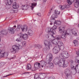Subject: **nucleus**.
<instances>
[{"instance_id":"1","label":"nucleus","mask_w":79,"mask_h":79,"mask_svg":"<svg viewBox=\"0 0 79 79\" xmlns=\"http://www.w3.org/2000/svg\"><path fill=\"white\" fill-rule=\"evenodd\" d=\"M64 27L63 26H60L59 28V32L60 33H62V35L61 36V35H56V40H61V38H65V37L66 36V34L69 35L70 33V30H68L66 31H64Z\"/></svg>"},{"instance_id":"2","label":"nucleus","mask_w":79,"mask_h":79,"mask_svg":"<svg viewBox=\"0 0 79 79\" xmlns=\"http://www.w3.org/2000/svg\"><path fill=\"white\" fill-rule=\"evenodd\" d=\"M69 54L67 51H62L59 54V58L58 57H56V60H63V59H66L68 58L69 57Z\"/></svg>"},{"instance_id":"3","label":"nucleus","mask_w":79,"mask_h":79,"mask_svg":"<svg viewBox=\"0 0 79 79\" xmlns=\"http://www.w3.org/2000/svg\"><path fill=\"white\" fill-rule=\"evenodd\" d=\"M68 61V60H59L58 64H59V66L65 68L67 67L68 66V64H69Z\"/></svg>"},{"instance_id":"4","label":"nucleus","mask_w":79,"mask_h":79,"mask_svg":"<svg viewBox=\"0 0 79 79\" xmlns=\"http://www.w3.org/2000/svg\"><path fill=\"white\" fill-rule=\"evenodd\" d=\"M43 42L46 48H47L48 50H50V48L52 47L50 42L47 40H44Z\"/></svg>"},{"instance_id":"5","label":"nucleus","mask_w":79,"mask_h":79,"mask_svg":"<svg viewBox=\"0 0 79 79\" xmlns=\"http://www.w3.org/2000/svg\"><path fill=\"white\" fill-rule=\"evenodd\" d=\"M54 14H53L51 17V19H53L54 18H56L58 17V15H60V11H58L57 10H55L54 11Z\"/></svg>"},{"instance_id":"6","label":"nucleus","mask_w":79,"mask_h":79,"mask_svg":"<svg viewBox=\"0 0 79 79\" xmlns=\"http://www.w3.org/2000/svg\"><path fill=\"white\" fill-rule=\"evenodd\" d=\"M60 48L58 45H56L52 49V52L54 54H56L58 53V52L60 51Z\"/></svg>"},{"instance_id":"7","label":"nucleus","mask_w":79,"mask_h":79,"mask_svg":"<svg viewBox=\"0 0 79 79\" xmlns=\"http://www.w3.org/2000/svg\"><path fill=\"white\" fill-rule=\"evenodd\" d=\"M8 52H3V51L0 50V58H3V57H4V56L5 58H7V57H8Z\"/></svg>"},{"instance_id":"8","label":"nucleus","mask_w":79,"mask_h":79,"mask_svg":"<svg viewBox=\"0 0 79 79\" xmlns=\"http://www.w3.org/2000/svg\"><path fill=\"white\" fill-rule=\"evenodd\" d=\"M55 18L53 19H51L50 20V22H51L50 23V24L52 25V24H58V25H60L61 24V22H60V21H56L55 20Z\"/></svg>"},{"instance_id":"9","label":"nucleus","mask_w":79,"mask_h":79,"mask_svg":"<svg viewBox=\"0 0 79 79\" xmlns=\"http://www.w3.org/2000/svg\"><path fill=\"white\" fill-rule=\"evenodd\" d=\"M15 30H16V29L14 27H9L8 29L9 32L10 33V34H15Z\"/></svg>"},{"instance_id":"10","label":"nucleus","mask_w":79,"mask_h":79,"mask_svg":"<svg viewBox=\"0 0 79 79\" xmlns=\"http://www.w3.org/2000/svg\"><path fill=\"white\" fill-rule=\"evenodd\" d=\"M8 33V31L3 30L0 32V38L3 37V35H7Z\"/></svg>"},{"instance_id":"11","label":"nucleus","mask_w":79,"mask_h":79,"mask_svg":"<svg viewBox=\"0 0 79 79\" xmlns=\"http://www.w3.org/2000/svg\"><path fill=\"white\" fill-rule=\"evenodd\" d=\"M19 34L21 35H20V36L22 38V39H23V38L24 40H27V39H28V37L27 36V34H23L22 32H20L19 33Z\"/></svg>"},{"instance_id":"12","label":"nucleus","mask_w":79,"mask_h":79,"mask_svg":"<svg viewBox=\"0 0 79 79\" xmlns=\"http://www.w3.org/2000/svg\"><path fill=\"white\" fill-rule=\"evenodd\" d=\"M51 36L52 37L51 38V39L52 40H54V41H53V44L55 45H57V44H58V42L59 41H58V40H57L55 39V38L54 37L53 35H52Z\"/></svg>"},{"instance_id":"13","label":"nucleus","mask_w":79,"mask_h":79,"mask_svg":"<svg viewBox=\"0 0 79 79\" xmlns=\"http://www.w3.org/2000/svg\"><path fill=\"white\" fill-rule=\"evenodd\" d=\"M12 48L13 51H11V52H17L19 51V48L17 45H14L12 47Z\"/></svg>"},{"instance_id":"14","label":"nucleus","mask_w":79,"mask_h":79,"mask_svg":"<svg viewBox=\"0 0 79 79\" xmlns=\"http://www.w3.org/2000/svg\"><path fill=\"white\" fill-rule=\"evenodd\" d=\"M58 44L60 46V50H63L64 48V46L63 45V44L61 42V41H59L58 42Z\"/></svg>"},{"instance_id":"15","label":"nucleus","mask_w":79,"mask_h":79,"mask_svg":"<svg viewBox=\"0 0 79 79\" xmlns=\"http://www.w3.org/2000/svg\"><path fill=\"white\" fill-rule=\"evenodd\" d=\"M57 29V27L55 25H54L51 28L52 33L53 34H55L56 33V31L55 29Z\"/></svg>"},{"instance_id":"16","label":"nucleus","mask_w":79,"mask_h":79,"mask_svg":"<svg viewBox=\"0 0 79 79\" xmlns=\"http://www.w3.org/2000/svg\"><path fill=\"white\" fill-rule=\"evenodd\" d=\"M21 29L23 32H26L27 31V25H24L22 27Z\"/></svg>"},{"instance_id":"17","label":"nucleus","mask_w":79,"mask_h":79,"mask_svg":"<svg viewBox=\"0 0 79 79\" xmlns=\"http://www.w3.org/2000/svg\"><path fill=\"white\" fill-rule=\"evenodd\" d=\"M53 58V55H52V54L51 53H50L46 56V59H49V60H52Z\"/></svg>"},{"instance_id":"18","label":"nucleus","mask_w":79,"mask_h":79,"mask_svg":"<svg viewBox=\"0 0 79 79\" xmlns=\"http://www.w3.org/2000/svg\"><path fill=\"white\" fill-rule=\"evenodd\" d=\"M74 3L75 7L76 8H78L79 6V0H75Z\"/></svg>"},{"instance_id":"19","label":"nucleus","mask_w":79,"mask_h":79,"mask_svg":"<svg viewBox=\"0 0 79 79\" xmlns=\"http://www.w3.org/2000/svg\"><path fill=\"white\" fill-rule=\"evenodd\" d=\"M21 34H18V36L19 37V38H17L16 40V41H17L18 42H19L22 40V38L21 37Z\"/></svg>"},{"instance_id":"20","label":"nucleus","mask_w":79,"mask_h":79,"mask_svg":"<svg viewBox=\"0 0 79 79\" xmlns=\"http://www.w3.org/2000/svg\"><path fill=\"white\" fill-rule=\"evenodd\" d=\"M27 32L28 35L30 36L33 35V34H34L33 31L31 29L28 30Z\"/></svg>"},{"instance_id":"21","label":"nucleus","mask_w":79,"mask_h":79,"mask_svg":"<svg viewBox=\"0 0 79 79\" xmlns=\"http://www.w3.org/2000/svg\"><path fill=\"white\" fill-rule=\"evenodd\" d=\"M40 63H39L38 62H37L36 63H35L34 64V66L35 67V68H38L39 69L40 68Z\"/></svg>"},{"instance_id":"22","label":"nucleus","mask_w":79,"mask_h":79,"mask_svg":"<svg viewBox=\"0 0 79 79\" xmlns=\"http://www.w3.org/2000/svg\"><path fill=\"white\" fill-rule=\"evenodd\" d=\"M13 8L14 9L18 8H19V5L18 4H14L13 6Z\"/></svg>"},{"instance_id":"23","label":"nucleus","mask_w":79,"mask_h":79,"mask_svg":"<svg viewBox=\"0 0 79 79\" xmlns=\"http://www.w3.org/2000/svg\"><path fill=\"white\" fill-rule=\"evenodd\" d=\"M64 73L66 74V75H68L69 74H70V71L69 69H66L65 70L64 72Z\"/></svg>"},{"instance_id":"24","label":"nucleus","mask_w":79,"mask_h":79,"mask_svg":"<svg viewBox=\"0 0 79 79\" xmlns=\"http://www.w3.org/2000/svg\"><path fill=\"white\" fill-rule=\"evenodd\" d=\"M6 2L7 4L9 5H11L13 3V0H7Z\"/></svg>"},{"instance_id":"25","label":"nucleus","mask_w":79,"mask_h":79,"mask_svg":"<svg viewBox=\"0 0 79 79\" xmlns=\"http://www.w3.org/2000/svg\"><path fill=\"white\" fill-rule=\"evenodd\" d=\"M74 46H77L79 44V42L77 40H75L73 41Z\"/></svg>"},{"instance_id":"26","label":"nucleus","mask_w":79,"mask_h":79,"mask_svg":"<svg viewBox=\"0 0 79 79\" xmlns=\"http://www.w3.org/2000/svg\"><path fill=\"white\" fill-rule=\"evenodd\" d=\"M66 76L67 77V79H72V75H71V73L66 75Z\"/></svg>"},{"instance_id":"27","label":"nucleus","mask_w":79,"mask_h":79,"mask_svg":"<svg viewBox=\"0 0 79 79\" xmlns=\"http://www.w3.org/2000/svg\"><path fill=\"white\" fill-rule=\"evenodd\" d=\"M46 32H52V28H51L50 27H48L46 29Z\"/></svg>"},{"instance_id":"28","label":"nucleus","mask_w":79,"mask_h":79,"mask_svg":"<svg viewBox=\"0 0 79 79\" xmlns=\"http://www.w3.org/2000/svg\"><path fill=\"white\" fill-rule=\"evenodd\" d=\"M49 64V68L50 69H52V68H53V67L54 66V65H53V64L52 63H51Z\"/></svg>"},{"instance_id":"29","label":"nucleus","mask_w":79,"mask_h":79,"mask_svg":"<svg viewBox=\"0 0 79 79\" xmlns=\"http://www.w3.org/2000/svg\"><path fill=\"white\" fill-rule=\"evenodd\" d=\"M75 1V0H69L67 1V2L69 4V5H71L72 2H74Z\"/></svg>"},{"instance_id":"30","label":"nucleus","mask_w":79,"mask_h":79,"mask_svg":"<svg viewBox=\"0 0 79 79\" xmlns=\"http://www.w3.org/2000/svg\"><path fill=\"white\" fill-rule=\"evenodd\" d=\"M72 32L73 34H74V35H75V36L77 35V32H76V29H73L72 31Z\"/></svg>"},{"instance_id":"31","label":"nucleus","mask_w":79,"mask_h":79,"mask_svg":"<svg viewBox=\"0 0 79 79\" xmlns=\"http://www.w3.org/2000/svg\"><path fill=\"white\" fill-rule=\"evenodd\" d=\"M21 8L23 10H27V6H26L25 5H23L21 7Z\"/></svg>"},{"instance_id":"32","label":"nucleus","mask_w":79,"mask_h":79,"mask_svg":"<svg viewBox=\"0 0 79 79\" xmlns=\"http://www.w3.org/2000/svg\"><path fill=\"white\" fill-rule=\"evenodd\" d=\"M36 5H37V3H34L32 4L31 7H32L31 9L32 10L33 9V8H34V7L36 6Z\"/></svg>"},{"instance_id":"33","label":"nucleus","mask_w":79,"mask_h":79,"mask_svg":"<svg viewBox=\"0 0 79 79\" xmlns=\"http://www.w3.org/2000/svg\"><path fill=\"white\" fill-rule=\"evenodd\" d=\"M35 47H38V48L40 49V48H42V45L39 44H37V45H35Z\"/></svg>"},{"instance_id":"34","label":"nucleus","mask_w":79,"mask_h":79,"mask_svg":"<svg viewBox=\"0 0 79 79\" xmlns=\"http://www.w3.org/2000/svg\"><path fill=\"white\" fill-rule=\"evenodd\" d=\"M59 7L60 10H64V8H65V7L64 6H62L61 5H60L59 6Z\"/></svg>"},{"instance_id":"35","label":"nucleus","mask_w":79,"mask_h":79,"mask_svg":"<svg viewBox=\"0 0 79 79\" xmlns=\"http://www.w3.org/2000/svg\"><path fill=\"white\" fill-rule=\"evenodd\" d=\"M27 69L28 70H30L31 69V65L29 64H27Z\"/></svg>"},{"instance_id":"36","label":"nucleus","mask_w":79,"mask_h":79,"mask_svg":"<svg viewBox=\"0 0 79 79\" xmlns=\"http://www.w3.org/2000/svg\"><path fill=\"white\" fill-rule=\"evenodd\" d=\"M41 63H42V64H43V66H44V65H46V64H47V62H45L44 61H43V60H42V61H40Z\"/></svg>"},{"instance_id":"37","label":"nucleus","mask_w":79,"mask_h":79,"mask_svg":"<svg viewBox=\"0 0 79 79\" xmlns=\"http://www.w3.org/2000/svg\"><path fill=\"white\" fill-rule=\"evenodd\" d=\"M53 62L56 65L58 64V62L57 61V60H53Z\"/></svg>"},{"instance_id":"38","label":"nucleus","mask_w":79,"mask_h":79,"mask_svg":"<svg viewBox=\"0 0 79 79\" xmlns=\"http://www.w3.org/2000/svg\"><path fill=\"white\" fill-rule=\"evenodd\" d=\"M22 44L23 45V47H24V46H26V42L24 41H23L22 42Z\"/></svg>"},{"instance_id":"39","label":"nucleus","mask_w":79,"mask_h":79,"mask_svg":"<svg viewBox=\"0 0 79 79\" xmlns=\"http://www.w3.org/2000/svg\"><path fill=\"white\" fill-rule=\"evenodd\" d=\"M52 61V60H48L46 61L47 64H50V62Z\"/></svg>"},{"instance_id":"40","label":"nucleus","mask_w":79,"mask_h":79,"mask_svg":"<svg viewBox=\"0 0 79 79\" xmlns=\"http://www.w3.org/2000/svg\"><path fill=\"white\" fill-rule=\"evenodd\" d=\"M0 64H1V67H2V66H4V65H5V64H6V63L5 62H1V63H0Z\"/></svg>"},{"instance_id":"41","label":"nucleus","mask_w":79,"mask_h":79,"mask_svg":"<svg viewBox=\"0 0 79 79\" xmlns=\"http://www.w3.org/2000/svg\"><path fill=\"white\" fill-rule=\"evenodd\" d=\"M69 62V63L70 64H73V63H74V61L73 60H69V62Z\"/></svg>"},{"instance_id":"42","label":"nucleus","mask_w":79,"mask_h":79,"mask_svg":"<svg viewBox=\"0 0 79 79\" xmlns=\"http://www.w3.org/2000/svg\"><path fill=\"white\" fill-rule=\"evenodd\" d=\"M51 35V34L50 33H49L46 35V38H49V37H50Z\"/></svg>"},{"instance_id":"43","label":"nucleus","mask_w":79,"mask_h":79,"mask_svg":"<svg viewBox=\"0 0 79 79\" xmlns=\"http://www.w3.org/2000/svg\"><path fill=\"white\" fill-rule=\"evenodd\" d=\"M65 6V8H69V5H64Z\"/></svg>"},{"instance_id":"44","label":"nucleus","mask_w":79,"mask_h":79,"mask_svg":"<svg viewBox=\"0 0 79 79\" xmlns=\"http://www.w3.org/2000/svg\"><path fill=\"white\" fill-rule=\"evenodd\" d=\"M18 47L19 50V49H21L22 48V46H20L19 45L18 46Z\"/></svg>"},{"instance_id":"45","label":"nucleus","mask_w":79,"mask_h":79,"mask_svg":"<svg viewBox=\"0 0 79 79\" xmlns=\"http://www.w3.org/2000/svg\"><path fill=\"white\" fill-rule=\"evenodd\" d=\"M58 4L61 3V0H56Z\"/></svg>"},{"instance_id":"46","label":"nucleus","mask_w":79,"mask_h":79,"mask_svg":"<svg viewBox=\"0 0 79 79\" xmlns=\"http://www.w3.org/2000/svg\"><path fill=\"white\" fill-rule=\"evenodd\" d=\"M47 50L45 48H44L43 49V51L44 52H47Z\"/></svg>"},{"instance_id":"47","label":"nucleus","mask_w":79,"mask_h":79,"mask_svg":"<svg viewBox=\"0 0 79 79\" xmlns=\"http://www.w3.org/2000/svg\"><path fill=\"white\" fill-rule=\"evenodd\" d=\"M35 68H33L31 69V71H35Z\"/></svg>"},{"instance_id":"48","label":"nucleus","mask_w":79,"mask_h":79,"mask_svg":"<svg viewBox=\"0 0 79 79\" xmlns=\"http://www.w3.org/2000/svg\"><path fill=\"white\" fill-rule=\"evenodd\" d=\"M49 79H55V78L54 77H51L49 78Z\"/></svg>"},{"instance_id":"49","label":"nucleus","mask_w":79,"mask_h":79,"mask_svg":"<svg viewBox=\"0 0 79 79\" xmlns=\"http://www.w3.org/2000/svg\"><path fill=\"white\" fill-rule=\"evenodd\" d=\"M37 15H38V16H41V14H40V13H37Z\"/></svg>"},{"instance_id":"50","label":"nucleus","mask_w":79,"mask_h":79,"mask_svg":"<svg viewBox=\"0 0 79 79\" xmlns=\"http://www.w3.org/2000/svg\"><path fill=\"white\" fill-rule=\"evenodd\" d=\"M17 28H18L19 29H21V26L20 25H18L17 26Z\"/></svg>"},{"instance_id":"51","label":"nucleus","mask_w":79,"mask_h":79,"mask_svg":"<svg viewBox=\"0 0 79 79\" xmlns=\"http://www.w3.org/2000/svg\"><path fill=\"white\" fill-rule=\"evenodd\" d=\"M46 2H47V0H43V3H45Z\"/></svg>"},{"instance_id":"52","label":"nucleus","mask_w":79,"mask_h":79,"mask_svg":"<svg viewBox=\"0 0 79 79\" xmlns=\"http://www.w3.org/2000/svg\"><path fill=\"white\" fill-rule=\"evenodd\" d=\"M10 75H13V74H9L8 75H7L6 76L4 77H7V76H10Z\"/></svg>"},{"instance_id":"53","label":"nucleus","mask_w":79,"mask_h":79,"mask_svg":"<svg viewBox=\"0 0 79 79\" xmlns=\"http://www.w3.org/2000/svg\"><path fill=\"white\" fill-rule=\"evenodd\" d=\"M51 12H52L51 11L50 12L48 13V16H50V14H51Z\"/></svg>"},{"instance_id":"54","label":"nucleus","mask_w":79,"mask_h":79,"mask_svg":"<svg viewBox=\"0 0 79 79\" xmlns=\"http://www.w3.org/2000/svg\"><path fill=\"white\" fill-rule=\"evenodd\" d=\"M13 12H14V11L13 10H10V13H11Z\"/></svg>"},{"instance_id":"55","label":"nucleus","mask_w":79,"mask_h":79,"mask_svg":"<svg viewBox=\"0 0 79 79\" xmlns=\"http://www.w3.org/2000/svg\"><path fill=\"white\" fill-rule=\"evenodd\" d=\"M71 67V68H74V65H73V64H72Z\"/></svg>"},{"instance_id":"56","label":"nucleus","mask_w":79,"mask_h":79,"mask_svg":"<svg viewBox=\"0 0 79 79\" xmlns=\"http://www.w3.org/2000/svg\"><path fill=\"white\" fill-rule=\"evenodd\" d=\"M16 30L17 31H19L20 30V29L19 28H17Z\"/></svg>"},{"instance_id":"57","label":"nucleus","mask_w":79,"mask_h":79,"mask_svg":"<svg viewBox=\"0 0 79 79\" xmlns=\"http://www.w3.org/2000/svg\"><path fill=\"white\" fill-rule=\"evenodd\" d=\"M1 41V38H0V42ZM0 48H2V45L0 44Z\"/></svg>"},{"instance_id":"58","label":"nucleus","mask_w":79,"mask_h":79,"mask_svg":"<svg viewBox=\"0 0 79 79\" xmlns=\"http://www.w3.org/2000/svg\"><path fill=\"white\" fill-rule=\"evenodd\" d=\"M27 73H23L22 74H26Z\"/></svg>"},{"instance_id":"59","label":"nucleus","mask_w":79,"mask_h":79,"mask_svg":"<svg viewBox=\"0 0 79 79\" xmlns=\"http://www.w3.org/2000/svg\"><path fill=\"white\" fill-rule=\"evenodd\" d=\"M11 59H15V57H12V58L10 59V60H11Z\"/></svg>"},{"instance_id":"60","label":"nucleus","mask_w":79,"mask_h":79,"mask_svg":"<svg viewBox=\"0 0 79 79\" xmlns=\"http://www.w3.org/2000/svg\"><path fill=\"white\" fill-rule=\"evenodd\" d=\"M14 27H15L16 28V25H15L14 26Z\"/></svg>"},{"instance_id":"61","label":"nucleus","mask_w":79,"mask_h":79,"mask_svg":"<svg viewBox=\"0 0 79 79\" xmlns=\"http://www.w3.org/2000/svg\"><path fill=\"white\" fill-rule=\"evenodd\" d=\"M77 63H79V60H77Z\"/></svg>"},{"instance_id":"62","label":"nucleus","mask_w":79,"mask_h":79,"mask_svg":"<svg viewBox=\"0 0 79 79\" xmlns=\"http://www.w3.org/2000/svg\"><path fill=\"white\" fill-rule=\"evenodd\" d=\"M1 67H2V66L1 65V64L0 63V68H1Z\"/></svg>"},{"instance_id":"63","label":"nucleus","mask_w":79,"mask_h":79,"mask_svg":"<svg viewBox=\"0 0 79 79\" xmlns=\"http://www.w3.org/2000/svg\"><path fill=\"white\" fill-rule=\"evenodd\" d=\"M17 22H18V21H17V20H16V21H15V23H17Z\"/></svg>"},{"instance_id":"64","label":"nucleus","mask_w":79,"mask_h":79,"mask_svg":"<svg viewBox=\"0 0 79 79\" xmlns=\"http://www.w3.org/2000/svg\"><path fill=\"white\" fill-rule=\"evenodd\" d=\"M52 9H51V11H52Z\"/></svg>"}]
</instances>
